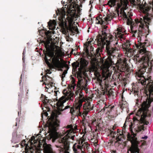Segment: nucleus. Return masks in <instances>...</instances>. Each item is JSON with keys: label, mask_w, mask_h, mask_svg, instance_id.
I'll return each instance as SVG.
<instances>
[{"label": "nucleus", "mask_w": 153, "mask_h": 153, "mask_svg": "<svg viewBox=\"0 0 153 153\" xmlns=\"http://www.w3.org/2000/svg\"><path fill=\"white\" fill-rule=\"evenodd\" d=\"M89 145L87 142L84 143L82 145V149H84V150L86 148L88 149L89 148Z\"/></svg>", "instance_id": "obj_24"}, {"label": "nucleus", "mask_w": 153, "mask_h": 153, "mask_svg": "<svg viewBox=\"0 0 153 153\" xmlns=\"http://www.w3.org/2000/svg\"><path fill=\"white\" fill-rule=\"evenodd\" d=\"M143 44H146L145 42H144V43H143Z\"/></svg>", "instance_id": "obj_60"}, {"label": "nucleus", "mask_w": 153, "mask_h": 153, "mask_svg": "<svg viewBox=\"0 0 153 153\" xmlns=\"http://www.w3.org/2000/svg\"><path fill=\"white\" fill-rule=\"evenodd\" d=\"M22 74L21 75V77H20V78H21V80H20V82H19V85L21 83V79H22Z\"/></svg>", "instance_id": "obj_45"}, {"label": "nucleus", "mask_w": 153, "mask_h": 153, "mask_svg": "<svg viewBox=\"0 0 153 153\" xmlns=\"http://www.w3.org/2000/svg\"><path fill=\"white\" fill-rule=\"evenodd\" d=\"M125 41L126 42L123 45V47L126 51L128 52H131L132 49L131 48H129V47L131 45V44L130 43V41L127 40H126Z\"/></svg>", "instance_id": "obj_15"}, {"label": "nucleus", "mask_w": 153, "mask_h": 153, "mask_svg": "<svg viewBox=\"0 0 153 153\" xmlns=\"http://www.w3.org/2000/svg\"><path fill=\"white\" fill-rule=\"evenodd\" d=\"M77 76H78V78L79 77L80 78H82V75L80 73H79L78 74Z\"/></svg>", "instance_id": "obj_36"}, {"label": "nucleus", "mask_w": 153, "mask_h": 153, "mask_svg": "<svg viewBox=\"0 0 153 153\" xmlns=\"http://www.w3.org/2000/svg\"><path fill=\"white\" fill-rule=\"evenodd\" d=\"M148 86V89L149 94L146 101H144L142 104V108L140 109L141 116L138 115L137 117L133 118V122H129V119H126L124 126H126V124H129L130 129L134 128V131L136 132L139 133L142 130H144V125H147L149 122L147 121L146 117H150L151 116V111L148 109L150 106V104L153 102V79L151 76L148 78L145 82Z\"/></svg>", "instance_id": "obj_1"}, {"label": "nucleus", "mask_w": 153, "mask_h": 153, "mask_svg": "<svg viewBox=\"0 0 153 153\" xmlns=\"http://www.w3.org/2000/svg\"><path fill=\"white\" fill-rule=\"evenodd\" d=\"M47 77H48L51 78L49 76H48V75H46L45 76H43L42 77V79H43L44 78V77H45V78H45V81H47V78H46Z\"/></svg>", "instance_id": "obj_35"}, {"label": "nucleus", "mask_w": 153, "mask_h": 153, "mask_svg": "<svg viewBox=\"0 0 153 153\" xmlns=\"http://www.w3.org/2000/svg\"><path fill=\"white\" fill-rule=\"evenodd\" d=\"M127 106V104H122L121 106V108L122 109H123L124 108Z\"/></svg>", "instance_id": "obj_29"}, {"label": "nucleus", "mask_w": 153, "mask_h": 153, "mask_svg": "<svg viewBox=\"0 0 153 153\" xmlns=\"http://www.w3.org/2000/svg\"><path fill=\"white\" fill-rule=\"evenodd\" d=\"M106 39H95V40L97 42L98 46H100L101 49H103L104 48V46L106 45V48L107 51L109 53H112L115 51L113 48H110L109 46L110 44L111 41L106 40Z\"/></svg>", "instance_id": "obj_8"}, {"label": "nucleus", "mask_w": 153, "mask_h": 153, "mask_svg": "<svg viewBox=\"0 0 153 153\" xmlns=\"http://www.w3.org/2000/svg\"><path fill=\"white\" fill-rule=\"evenodd\" d=\"M119 141H121V139H119Z\"/></svg>", "instance_id": "obj_59"}, {"label": "nucleus", "mask_w": 153, "mask_h": 153, "mask_svg": "<svg viewBox=\"0 0 153 153\" xmlns=\"http://www.w3.org/2000/svg\"><path fill=\"white\" fill-rule=\"evenodd\" d=\"M80 90H79L78 91H76L75 92V94H76V95H78V94H79V93H80Z\"/></svg>", "instance_id": "obj_37"}, {"label": "nucleus", "mask_w": 153, "mask_h": 153, "mask_svg": "<svg viewBox=\"0 0 153 153\" xmlns=\"http://www.w3.org/2000/svg\"><path fill=\"white\" fill-rule=\"evenodd\" d=\"M35 137L34 136H32V140H33L35 139Z\"/></svg>", "instance_id": "obj_51"}, {"label": "nucleus", "mask_w": 153, "mask_h": 153, "mask_svg": "<svg viewBox=\"0 0 153 153\" xmlns=\"http://www.w3.org/2000/svg\"><path fill=\"white\" fill-rule=\"evenodd\" d=\"M81 2H82L83 1H85V0H79Z\"/></svg>", "instance_id": "obj_49"}, {"label": "nucleus", "mask_w": 153, "mask_h": 153, "mask_svg": "<svg viewBox=\"0 0 153 153\" xmlns=\"http://www.w3.org/2000/svg\"><path fill=\"white\" fill-rule=\"evenodd\" d=\"M39 34L44 38H51V35L54 34L53 31H47L44 29L39 30Z\"/></svg>", "instance_id": "obj_11"}, {"label": "nucleus", "mask_w": 153, "mask_h": 153, "mask_svg": "<svg viewBox=\"0 0 153 153\" xmlns=\"http://www.w3.org/2000/svg\"><path fill=\"white\" fill-rule=\"evenodd\" d=\"M75 135L71 136L68 135V134H67L63 138H60L58 140L59 143L58 145H56V146L60 149L59 150L60 152L63 153H66L69 149L70 141H69V139L73 140Z\"/></svg>", "instance_id": "obj_6"}, {"label": "nucleus", "mask_w": 153, "mask_h": 153, "mask_svg": "<svg viewBox=\"0 0 153 153\" xmlns=\"http://www.w3.org/2000/svg\"><path fill=\"white\" fill-rule=\"evenodd\" d=\"M97 51H98V52H99V51H100V50H100V48H99H99H97Z\"/></svg>", "instance_id": "obj_52"}, {"label": "nucleus", "mask_w": 153, "mask_h": 153, "mask_svg": "<svg viewBox=\"0 0 153 153\" xmlns=\"http://www.w3.org/2000/svg\"><path fill=\"white\" fill-rule=\"evenodd\" d=\"M127 35L126 33L124 34L123 30L119 28L117 29L116 33L115 32V38H126Z\"/></svg>", "instance_id": "obj_14"}, {"label": "nucleus", "mask_w": 153, "mask_h": 153, "mask_svg": "<svg viewBox=\"0 0 153 153\" xmlns=\"http://www.w3.org/2000/svg\"><path fill=\"white\" fill-rule=\"evenodd\" d=\"M93 39H87V41L84 44V47H85V48L88 50V48L89 47L91 49V48L92 47L91 46V43L92 42H93Z\"/></svg>", "instance_id": "obj_17"}, {"label": "nucleus", "mask_w": 153, "mask_h": 153, "mask_svg": "<svg viewBox=\"0 0 153 153\" xmlns=\"http://www.w3.org/2000/svg\"><path fill=\"white\" fill-rule=\"evenodd\" d=\"M67 99V98L65 96H62L59 99V101L56 103L58 110L52 113L51 115L53 119L48 123L50 138L52 139L53 142H54L59 137L58 134L57 132L59 126V121L57 119L58 115L61 114V111L70 108L69 106H66L64 109L62 108L64 106L63 104L66 101Z\"/></svg>", "instance_id": "obj_3"}, {"label": "nucleus", "mask_w": 153, "mask_h": 153, "mask_svg": "<svg viewBox=\"0 0 153 153\" xmlns=\"http://www.w3.org/2000/svg\"><path fill=\"white\" fill-rule=\"evenodd\" d=\"M44 96L45 97V102L46 103H47L49 102L50 100L49 99H48V100L47 99V98H48V97H46L45 96Z\"/></svg>", "instance_id": "obj_32"}, {"label": "nucleus", "mask_w": 153, "mask_h": 153, "mask_svg": "<svg viewBox=\"0 0 153 153\" xmlns=\"http://www.w3.org/2000/svg\"><path fill=\"white\" fill-rule=\"evenodd\" d=\"M63 61L64 62V67L67 69V70H68L69 69V67L68 65L67 64V62H65L64 60H63Z\"/></svg>", "instance_id": "obj_28"}, {"label": "nucleus", "mask_w": 153, "mask_h": 153, "mask_svg": "<svg viewBox=\"0 0 153 153\" xmlns=\"http://www.w3.org/2000/svg\"><path fill=\"white\" fill-rule=\"evenodd\" d=\"M67 73V70H65L62 73L61 75H60L62 78V80L63 81V78L65 76V74Z\"/></svg>", "instance_id": "obj_25"}, {"label": "nucleus", "mask_w": 153, "mask_h": 153, "mask_svg": "<svg viewBox=\"0 0 153 153\" xmlns=\"http://www.w3.org/2000/svg\"><path fill=\"white\" fill-rule=\"evenodd\" d=\"M82 143L83 142H81V143L79 142L78 144L75 143L73 145V148L74 153H79L82 152V147L81 146Z\"/></svg>", "instance_id": "obj_13"}, {"label": "nucleus", "mask_w": 153, "mask_h": 153, "mask_svg": "<svg viewBox=\"0 0 153 153\" xmlns=\"http://www.w3.org/2000/svg\"><path fill=\"white\" fill-rule=\"evenodd\" d=\"M79 62L76 63V62H74L72 64V65L73 68H74L76 69L78 67H79Z\"/></svg>", "instance_id": "obj_23"}, {"label": "nucleus", "mask_w": 153, "mask_h": 153, "mask_svg": "<svg viewBox=\"0 0 153 153\" xmlns=\"http://www.w3.org/2000/svg\"><path fill=\"white\" fill-rule=\"evenodd\" d=\"M116 151H114V153H116Z\"/></svg>", "instance_id": "obj_57"}, {"label": "nucleus", "mask_w": 153, "mask_h": 153, "mask_svg": "<svg viewBox=\"0 0 153 153\" xmlns=\"http://www.w3.org/2000/svg\"><path fill=\"white\" fill-rule=\"evenodd\" d=\"M67 39V41H69V39Z\"/></svg>", "instance_id": "obj_55"}, {"label": "nucleus", "mask_w": 153, "mask_h": 153, "mask_svg": "<svg viewBox=\"0 0 153 153\" xmlns=\"http://www.w3.org/2000/svg\"><path fill=\"white\" fill-rule=\"evenodd\" d=\"M41 75H43V74L42 73L41 74Z\"/></svg>", "instance_id": "obj_62"}, {"label": "nucleus", "mask_w": 153, "mask_h": 153, "mask_svg": "<svg viewBox=\"0 0 153 153\" xmlns=\"http://www.w3.org/2000/svg\"><path fill=\"white\" fill-rule=\"evenodd\" d=\"M65 8L64 7H62V11L59 10V9H58V10L56 11V13L58 15H62V13H65Z\"/></svg>", "instance_id": "obj_21"}, {"label": "nucleus", "mask_w": 153, "mask_h": 153, "mask_svg": "<svg viewBox=\"0 0 153 153\" xmlns=\"http://www.w3.org/2000/svg\"><path fill=\"white\" fill-rule=\"evenodd\" d=\"M39 39L41 43L44 44L46 49L45 55L50 57L49 60L51 61V58H52V61L54 67L57 68L61 69L60 71H62V68H64L63 60L61 62L59 58L54 54L55 48H59L58 46L56 45L58 44V40H55V39H46L45 40Z\"/></svg>", "instance_id": "obj_5"}, {"label": "nucleus", "mask_w": 153, "mask_h": 153, "mask_svg": "<svg viewBox=\"0 0 153 153\" xmlns=\"http://www.w3.org/2000/svg\"><path fill=\"white\" fill-rule=\"evenodd\" d=\"M107 5H109V6L110 7H111V3L109 1H108V3H107Z\"/></svg>", "instance_id": "obj_39"}, {"label": "nucleus", "mask_w": 153, "mask_h": 153, "mask_svg": "<svg viewBox=\"0 0 153 153\" xmlns=\"http://www.w3.org/2000/svg\"><path fill=\"white\" fill-rule=\"evenodd\" d=\"M25 56L23 55V56L22 60H23V62H24L25 61Z\"/></svg>", "instance_id": "obj_41"}, {"label": "nucleus", "mask_w": 153, "mask_h": 153, "mask_svg": "<svg viewBox=\"0 0 153 153\" xmlns=\"http://www.w3.org/2000/svg\"><path fill=\"white\" fill-rule=\"evenodd\" d=\"M148 138V137L146 136L144 137H142V138L143 139H147V138Z\"/></svg>", "instance_id": "obj_38"}, {"label": "nucleus", "mask_w": 153, "mask_h": 153, "mask_svg": "<svg viewBox=\"0 0 153 153\" xmlns=\"http://www.w3.org/2000/svg\"><path fill=\"white\" fill-rule=\"evenodd\" d=\"M118 44V42H116V43H115V45H117V44Z\"/></svg>", "instance_id": "obj_54"}, {"label": "nucleus", "mask_w": 153, "mask_h": 153, "mask_svg": "<svg viewBox=\"0 0 153 153\" xmlns=\"http://www.w3.org/2000/svg\"><path fill=\"white\" fill-rule=\"evenodd\" d=\"M59 92V91H57L55 93V95H56V94H57V92Z\"/></svg>", "instance_id": "obj_47"}, {"label": "nucleus", "mask_w": 153, "mask_h": 153, "mask_svg": "<svg viewBox=\"0 0 153 153\" xmlns=\"http://www.w3.org/2000/svg\"><path fill=\"white\" fill-rule=\"evenodd\" d=\"M91 23L92 24L93 23V19H92V18H91Z\"/></svg>", "instance_id": "obj_46"}, {"label": "nucleus", "mask_w": 153, "mask_h": 153, "mask_svg": "<svg viewBox=\"0 0 153 153\" xmlns=\"http://www.w3.org/2000/svg\"><path fill=\"white\" fill-rule=\"evenodd\" d=\"M95 20L96 21V23L97 24L102 25L103 24V22H104L102 19L100 17V16L97 17L96 18Z\"/></svg>", "instance_id": "obj_19"}, {"label": "nucleus", "mask_w": 153, "mask_h": 153, "mask_svg": "<svg viewBox=\"0 0 153 153\" xmlns=\"http://www.w3.org/2000/svg\"><path fill=\"white\" fill-rule=\"evenodd\" d=\"M71 125H68V126H67V128H71Z\"/></svg>", "instance_id": "obj_43"}, {"label": "nucleus", "mask_w": 153, "mask_h": 153, "mask_svg": "<svg viewBox=\"0 0 153 153\" xmlns=\"http://www.w3.org/2000/svg\"><path fill=\"white\" fill-rule=\"evenodd\" d=\"M48 74H50L51 73V72L49 70H48Z\"/></svg>", "instance_id": "obj_48"}, {"label": "nucleus", "mask_w": 153, "mask_h": 153, "mask_svg": "<svg viewBox=\"0 0 153 153\" xmlns=\"http://www.w3.org/2000/svg\"><path fill=\"white\" fill-rule=\"evenodd\" d=\"M109 1L111 3V7H112L115 5L116 0H109Z\"/></svg>", "instance_id": "obj_26"}, {"label": "nucleus", "mask_w": 153, "mask_h": 153, "mask_svg": "<svg viewBox=\"0 0 153 153\" xmlns=\"http://www.w3.org/2000/svg\"><path fill=\"white\" fill-rule=\"evenodd\" d=\"M79 97H77L79 99L78 103L74 106L76 109H78L81 108L82 106V102L85 100L84 95L82 93L81 90L80 91V93L79 94Z\"/></svg>", "instance_id": "obj_12"}, {"label": "nucleus", "mask_w": 153, "mask_h": 153, "mask_svg": "<svg viewBox=\"0 0 153 153\" xmlns=\"http://www.w3.org/2000/svg\"><path fill=\"white\" fill-rule=\"evenodd\" d=\"M132 135L133 137H131V142L132 144L134 145V146L131 148L133 151L134 153L137 152V153H142V152L137 146L138 143V141L137 140V138L135 137L136 134L134 133L133 131L131 132Z\"/></svg>", "instance_id": "obj_9"}, {"label": "nucleus", "mask_w": 153, "mask_h": 153, "mask_svg": "<svg viewBox=\"0 0 153 153\" xmlns=\"http://www.w3.org/2000/svg\"><path fill=\"white\" fill-rule=\"evenodd\" d=\"M82 89H84L85 90V87H84V86H83Z\"/></svg>", "instance_id": "obj_53"}, {"label": "nucleus", "mask_w": 153, "mask_h": 153, "mask_svg": "<svg viewBox=\"0 0 153 153\" xmlns=\"http://www.w3.org/2000/svg\"><path fill=\"white\" fill-rule=\"evenodd\" d=\"M67 13L66 19L65 15L62 16V17L59 19V26L64 34L74 35L79 33L77 27L75 23H73L76 16V10L69 9L67 10Z\"/></svg>", "instance_id": "obj_4"}, {"label": "nucleus", "mask_w": 153, "mask_h": 153, "mask_svg": "<svg viewBox=\"0 0 153 153\" xmlns=\"http://www.w3.org/2000/svg\"><path fill=\"white\" fill-rule=\"evenodd\" d=\"M44 149L46 153H52V149L49 145H46L44 147Z\"/></svg>", "instance_id": "obj_18"}, {"label": "nucleus", "mask_w": 153, "mask_h": 153, "mask_svg": "<svg viewBox=\"0 0 153 153\" xmlns=\"http://www.w3.org/2000/svg\"><path fill=\"white\" fill-rule=\"evenodd\" d=\"M102 28L101 32L97 36L96 38H113V36L107 33V28L108 26L106 25H102Z\"/></svg>", "instance_id": "obj_10"}, {"label": "nucleus", "mask_w": 153, "mask_h": 153, "mask_svg": "<svg viewBox=\"0 0 153 153\" xmlns=\"http://www.w3.org/2000/svg\"><path fill=\"white\" fill-rule=\"evenodd\" d=\"M83 108L85 111L82 114V112L80 111L81 108L78 109H76L75 106L70 108V112L72 114L74 113L78 116H80L82 117V116L85 119V117L86 116L88 112L90 111L91 110L93 109V108L91 107L90 103L89 102L87 104V105H84Z\"/></svg>", "instance_id": "obj_7"}, {"label": "nucleus", "mask_w": 153, "mask_h": 153, "mask_svg": "<svg viewBox=\"0 0 153 153\" xmlns=\"http://www.w3.org/2000/svg\"><path fill=\"white\" fill-rule=\"evenodd\" d=\"M44 114L46 116H48V113H47V112L45 111V112H44Z\"/></svg>", "instance_id": "obj_44"}, {"label": "nucleus", "mask_w": 153, "mask_h": 153, "mask_svg": "<svg viewBox=\"0 0 153 153\" xmlns=\"http://www.w3.org/2000/svg\"><path fill=\"white\" fill-rule=\"evenodd\" d=\"M76 85V84L74 82H73L72 84L71 85H69L70 88L71 89L72 88L74 89L75 88V86Z\"/></svg>", "instance_id": "obj_27"}, {"label": "nucleus", "mask_w": 153, "mask_h": 153, "mask_svg": "<svg viewBox=\"0 0 153 153\" xmlns=\"http://www.w3.org/2000/svg\"><path fill=\"white\" fill-rule=\"evenodd\" d=\"M68 97L71 98L73 97L74 95V94L72 93H68Z\"/></svg>", "instance_id": "obj_31"}, {"label": "nucleus", "mask_w": 153, "mask_h": 153, "mask_svg": "<svg viewBox=\"0 0 153 153\" xmlns=\"http://www.w3.org/2000/svg\"><path fill=\"white\" fill-rule=\"evenodd\" d=\"M56 25V21L55 20H50L48 22V26L49 27V29L52 30L55 29Z\"/></svg>", "instance_id": "obj_16"}, {"label": "nucleus", "mask_w": 153, "mask_h": 153, "mask_svg": "<svg viewBox=\"0 0 153 153\" xmlns=\"http://www.w3.org/2000/svg\"><path fill=\"white\" fill-rule=\"evenodd\" d=\"M77 0H73V1H74V4H76V1Z\"/></svg>", "instance_id": "obj_50"}, {"label": "nucleus", "mask_w": 153, "mask_h": 153, "mask_svg": "<svg viewBox=\"0 0 153 153\" xmlns=\"http://www.w3.org/2000/svg\"><path fill=\"white\" fill-rule=\"evenodd\" d=\"M114 106H111L110 107H104V108H103V110H104V111H105L106 109H107V111H109V110H108V108H111V109H112L114 108Z\"/></svg>", "instance_id": "obj_30"}, {"label": "nucleus", "mask_w": 153, "mask_h": 153, "mask_svg": "<svg viewBox=\"0 0 153 153\" xmlns=\"http://www.w3.org/2000/svg\"><path fill=\"white\" fill-rule=\"evenodd\" d=\"M76 51L74 50L73 49H72L71 51V53L73 54H76Z\"/></svg>", "instance_id": "obj_33"}, {"label": "nucleus", "mask_w": 153, "mask_h": 153, "mask_svg": "<svg viewBox=\"0 0 153 153\" xmlns=\"http://www.w3.org/2000/svg\"><path fill=\"white\" fill-rule=\"evenodd\" d=\"M151 7L148 5H143L142 9L144 15L143 18H140L139 19H135V22L132 21L130 18L127 17L126 13L124 11L123 17L127 19V24L128 25H131V29L132 33L133 34L132 36L141 38V36H145L142 30V29H144L145 26L147 28H149V25L151 22V19L149 17V15L148 12L151 10ZM145 37H147V35H145Z\"/></svg>", "instance_id": "obj_2"}, {"label": "nucleus", "mask_w": 153, "mask_h": 153, "mask_svg": "<svg viewBox=\"0 0 153 153\" xmlns=\"http://www.w3.org/2000/svg\"><path fill=\"white\" fill-rule=\"evenodd\" d=\"M83 80V79H79V82H78V84L80 86V83L82 82V81Z\"/></svg>", "instance_id": "obj_34"}, {"label": "nucleus", "mask_w": 153, "mask_h": 153, "mask_svg": "<svg viewBox=\"0 0 153 153\" xmlns=\"http://www.w3.org/2000/svg\"><path fill=\"white\" fill-rule=\"evenodd\" d=\"M139 40H140V41H141V39H139Z\"/></svg>", "instance_id": "obj_64"}, {"label": "nucleus", "mask_w": 153, "mask_h": 153, "mask_svg": "<svg viewBox=\"0 0 153 153\" xmlns=\"http://www.w3.org/2000/svg\"><path fill=\"white\" fill-rule=\"evenodd\" d=\"M114 18L113 16H112L111 14H108L107 15L106 17L104 18V20L106 21L107 22L108 21H110L111 19H112Z\"/></svg>", "instance_id": "obj_20"}, {"label": "nucleus", "mask_w": 153, "mask_h": 153, "mask_svg": "<svg viewBox=\"0 0 153 153\" xmlns=\"http://www.w3.org/2000/svg\"><path fill=\"white\" fill-rule=\"evenodd\" d=\"M129 150L131 151V153H134L131 148H130Z\"/></svg>", "instance_id": "obj_40"}, {"label": "nucleus", "mask_w": 153, "mask_h": 153, "mask_svg": "<svg viewBox=\"0 0 153 153\" xmlns=\"http://www.w3.org/2000/svg\"><path fill=\"white\" fill-rule=\"evenodd\" d=\"M19 112H18V115H19Z\"/></svg>", "instance_id": "obj_58"}, {"label": "nucleus", "mask_w": 153, "mask_h": 153, "mask_svg": "<svg viewBox=\"0 0 153 153\" xmlns=\"http://www.w3.org/2000/svg\"><path fill=\"white\" fill-rule=\"evenodd\" d=\"M25 48L24 49V50L23 53V55L25 56L24 55L25 54Z\"/></svg>", "instance_id": "obj_42"}, {"label": "nucleus", "mask_w": 153, "mask_h": 153, "mask_svg": "<svg viewBox=\"0 0 153 153\" xmlns=\"http://www.w3.org/2000/svg\"><path fill=\"white\" fill-rule=\"evenodd\" d=\"M16 120H17V121H18L19 120V119H18L17 118L16 119Z\"/></svg>", "instance_id": "obj_56"}, {"label": "nucleus", "mask_w": 153, "mask_h": 153, "mask_svg": "<svg viewBox=\"0 0 153 153\" xmlns=\"http://www.w3.org/2000/svg\"><path fill=\"white\" fill-rule=\"evenodd\" d=\"M122 63H123V64L122 65L121 68L122 69L123 71H127L128 69L127 66L126 64H124L123 62V61L122 60H121Z\"/></svg>", "instance_id": "obj_22"}, {"label": "nucleus", "mask_w": 153, "mask_h": 153, "mask_svg": "<svg viewBox=\"0 0 153 153\" xmlns=\"http://www.w3.org/2000/svg\"><path fill=\"white\" fill-rule=\"evenodd\" d=\"M61 2H62V4H63V1H61Z\"/></svg>", "instance_id": "obj_63"}, {"label": "nucleus", "mask_w": 153, "mask_h": 153, "mask_svg": "<svg viewBox=\"0 0 153 153\" xmlns=\"http://www.w3.org/2000/svg\"><path fill=\"white\" fill-rule=\"evenodd\" d=\"M42 96H44V95L42 94Z\"/></svg>", "instance_id": "obj_61"}]
</instances>
